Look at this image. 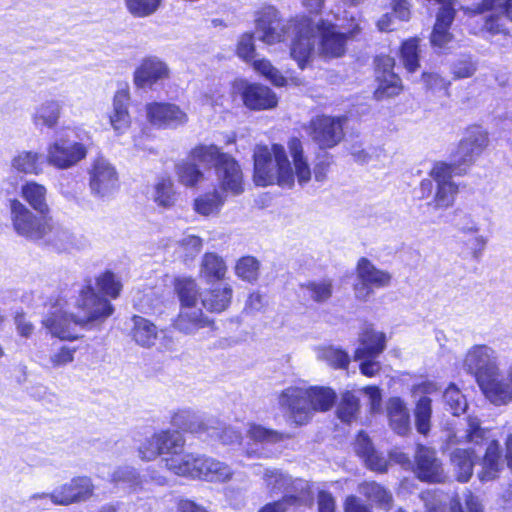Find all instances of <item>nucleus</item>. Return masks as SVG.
Wrapping results in <instances>:
<instances>
[{
	"instance_id": "obj_1",
	"label": "nucleus",
	"mask_w": 512,
	"mask_h": 512,
	"mask_svg": "<svg viewBox=\"0 0 512 512\" xmlns=\"http://www.w3.org/2000/svg\"><path fill=\"white\" fill-rule=\"evenodd\" d=\"M293 168L287 158L285 149L279 144L270 148L259 145L254 151V182L258 186L278 184L282 187H292L295 177L300 185L311 179L310 165L304 156L302 143L298 138L288 142Z\"/></svg>"
},
{
	"instance_id": "obj_2",
	"label": "nucleus",
	"mask_w": 512,
	"mask_h": 512,
	"mask_svg": "<svg viewBox=\"0 0 512 512\" xmlns=\"http://www.w3.org/2000/svg\"><path fill=\"white\" fill-rule=\"evenodd\" d=\"M79 313L67 314L61 308L47 314L42 325L49 330L52 336L61 340H74L78 337L76 327H88L95 323L105 321L113 313L111 303L96 294L90 286L84 288L77 300Z\"/></svg>"
},
{
	"instance_id": "obj_3",
	"label": "nucleus",
	"mask_w": 512,
	"mask_h": 512,
	"mask_svg": "<svg viewBox=\"0 0 512 512\" xmlns=\"http://www.w3.org/2000/svg\"><path fill=\"white\" fill-rule=\"evenodd\" d=\"M336 399L335 392L325 387H288L278 397L282 408L288 410L292 421L306 424L314 411L329 410Z\"/></svg>"
},
{
	"instance_id": "obj_4",
	"label": "nucleus",
	"mask_w": 512,
	"mask_h": 512,
	"mask_svg": "<svg viewBox=\"0 0 512 512\" xmlns=\"http://www.w3.org/2000/svg\"><path fill=\"white\" fill-rule=\"evenodd\" d=\"M185 439L174 430H161L146 437L137 447V455L142 461L150 462L161 457L165 468L177 475L183 467Z\"/></svg>"
},
{
	"instance_id": "obj_5",
	"label": "nucleus",
	"mask_w": 512,
	"mask_h": 512,
	"mask_svg": "<svg viewBox=\"0 0 512 512\" xmlns=\"http://www.w3.org/2000/svg\"><path fill=\"white\" fill-rule=\"evenodd\" d=\"M299 19L284 21L274 7L263 8L256 19L255 34L268 46L285 42L297 29Z\"/></svg>"
},
{
	"instance_id": "obj_6",
	"label": "nucleus",
	"mask_w": 512,
	"mask_h": 512,
	"mask_svg": "<svg viewBox=\"0 0 512 512\" xmlns=\"http://www.w3.org/2000/svg\"><path fill=\"white\" fill-rule=\"evenodd\" d=\"M183 467L177 476L201 478L210 482H227L232 478L233 471L217 459L186 452Z\"/></svg>"
},
{
	"instance_id": "obj_7",
	"label": "nucleus",
	"mask_w": 512,
	"mask_h": 512,
	"mask_svg": "<svg viewBox=\"0 0 512 512\" xmlns=\"http://www.w3.org/2000/svg\"><path fill=\"white\" fill-rule=\"evenodd\" d=\"M11 219L14 230L18 235L29 240L38 241L45 238L50 229V218L46 215L37 217L19 200L10 204Z\"/></svg>"
},
{
	"instance_id": "obj_8",
	"label": "nucleus",
	"mask_w": 512,
	"mask_h": 512,
	"mask_svg": "<svg viewBox=\"0 0 512 512\" xmlns=\"http://www.w3.org/2000/svg\"><path fill=\"white\" fill-rule=\"evenodd\" d=\"M356 279L354 295L360 301H367L374 293V288L380 289L390 285L392 275L386 270L377 268L369 259L362 257L356 266Z\"/></svg>"
},
{
	"instance_id": "obj_9",
	"label": "nucleus",
	"mask_w": 512,
	"mask_h": 512,
	"mask_svg": "<svg viewBox=\"0 0 512 512\" xmlns=\"http://www.w3.org/2000/svg\"><path fill=\"white\" fill-rule=\"evenodd\" d=\"M88 175L90 192L95 198L108 200L118 190L117 170L104 157H98L92 161Z\"/></svg>"
},
{
	"instance_id": "obj_10",
	"label": "nucleus",
	"mask_w": 512,
	"mask_h": 512,
	"mask_svg": "<svg viewBox=\"0 0 512 512\" xmlns=\"http://www.w3.org/2000/svg\"><path fill=\"white\" fill-rule=\"evenodd\" d=\"M94 486L88 477H75L55 489L52 493H35L30 496L31 502L50 500L55 505L67 506L88 499L93 493Z\"/></svg>"
},
{
	"instance_id": "obj_11",
	"label": "nucleus",
	"mask_w": 512,
	"mask_h": 512,
	"mask_svg": "<svg viewBox=\"0 0 512 512\" xmlns=\"http://www.w3.org/2000/svg\"><path fill=\"white\" fill-rule=\"evenodd\" d=\"M316 38L319 40V51L325 57H340L345 53L346 42L360 33L358 24L348 33H342L329 21L319 20L314 23Z\"/></svg>"
},
{
	"instance_id": "obj_12",
	"label": "nucleus",
	"mask_w": 512,
	"mask_h": 512,
	"mask_svg": "<svg viewBox=\"0 0 512 512\" xmlns=\"http://www.w3.org/2000/svg\"><path fill=\"white\" fill-rule=\"evenodd\" d=\"M463 368L479 383L499 370L498 354L490 346L474 345L465 354Z\"/></svg>"
},
{
	"instance_id": "obj_13",
	"label": "nucleus",
	"mask_w": 512,
	"mask_h": 512,
	"mask_svg": "<svg viewBox=\"0 0 512 512\" xmlns=\"http://www.w3.org/2000/svg\"><path fill=\"white\" fill-rule=\"evenodd\" d=\"M344 121V117L316 116L309 123V136L319 147L332 148L344 137Z\"/></svg>"
},
{
	"instance_id": "obj_14",
	"label": "nucleus",
	"mask_w": 512,
	"mask_h": 512,
	"mask_svg": "<svg viewBox=\"0 0 512 512\" xmlns=\"http://www.w3.org/2000/svg\"><path fill=\"white\" fill-rule=\"evenodd\" d=\"M86 156L87 148L84 144L60 138L48 146L46 160L58 169H68Z\"/></svg>"
},
{
	"instance_id": "obj_15",
	"label": "nucleus",
	"mask_w": 512,
	"mask_h": 512,
	"mask_svg": "<svg viewBox=\"0 0 512 512\" xmlns=\"http://www.w3.org/2000/svg\"><path fill=\"white\" fill-rule=\"evenodd\" d=\"M147 121L161 129H176L188 122L187 113L177 104L151 102L145 106Z\"/></svg>"
},
{
	"instance_id": "obj_16",
	"label": "nucleus",
	"mask_w": 512,
	"mask_h": 512,
	"mask_svg": "<svg viewBox=\"0 0 512 512\" xmlns=\"http://www.w3.org/2000/svg\"><path fill=\"white\" fill-rule=\"evenodd\" d=\"M292 34L295 35V38L292 41L290 55L298 63V66L303 69L312 59L315 51L317 38L314 22L305 17L300 18L297 29Z\"/></svg>"
},
{
	"instance_id": "obj_17",
	"label": "nucleus",
	"mask_w": 512,
	"mask_h": 512,
	"mask_svg": "<svg viewBox=\"0 0 512 512\" xmlns=\"http://www.w3.org/2000/svg\"><path fill=\"white\" fill-rule=\"evenodd\" d=\"M437 392L438 387L433 382H423L412 388V397L415 399V426L420 434L427 435L430 431L432 417L431 395Z\"/></svg>"
},
{
	"instance_id": "obj_18",
	"label": "nucleus",
	"mask_w": 512,
	"mask_h": 512,
	"mask_svg": "<svg viewBox=\"0 0 512 512\" xmlns=\"http://www.w3.org/2000/svg\"><path fill=\"white\" fill-rule=\"evenodd\" d=\"M455 167L452 164L437 163L430 172V176L437 184L436 193L431 203L435 208H448L455 199L458 187L452 181Z\"/></svg>"
},
{
	"instance_id": "obj_19",
	"label": "nucleus",
	"mask_w": 512,
	"mask_h": 512,
	"mask_svg": "<svg viewBox=\"0 0 512 512\" xmlns=\"http://www.w3.org/2000/svg\"><path fill=\"white\" fill-rule=\"evenodd\" d=\"M488 135L479 126L468 128L455 153V162L471 164L488 146Z\"/></svg>"
},
{
	"instance_id": "obj_20",
	"label": "nucleus",
	"mask_w": 512,
	"mask_h": 512,
	"mask_svg": "<svg viewBox=\"0 0 512 512\" xmlns=\"http://www.w3.org/2000/svg\"><path fill=\"white\" fill-rule=\"evenodd\" d=\"M169 78L168 64L156 56L144 58L134 71V84L138 88H151L156 83Z\"/></svg>"
},
{
	"instance_id": "obj_21",
	"label": "nucleus",
	"mask_w": 512,
	"mask_h": 512,
	"mask_svg": "<svg viewBox=\"0 0 512 512\" xmlns=\"http://www.w3.org/2000/svg\"><path fill=\"white\" fill-rule=\"evenodd\" d=\"M217 180L221 191L226 196H238L244 192V178L237 161L231 156H223L217 165Z\"/></svg>"
},
{
	"instance_id": "obj_22",
	"label": "nucleus",
	"mask_w": 512,
	"mask_h": 512,
	"mask_svg": "<svg viewBox=\"0 0 512 512\" xmlns=\"http://www.w3.org/2000/svg\"><path fill=\"white\" fill-rule=\"evenodd\" d=\"M416 474L419 479L429 482H442L445 479L444 470L436 452L419 445L415 454Z\"/></svg>"
},
{
	"instance_id": "obj_23",
	"label": "nucleus",
	"mask_w": 512,
	"mask_h": 512,
	"mask_svg": "<svg viewBox=\"0 0 512 512\" xmlns=\"http://www.w3.org/2000/svg\"><path fill=\"white\" fill-rule=\"evenodd\" d=\"M485 397L495 405L512 402V381L501 376L500 369L478 383Z\"/></svg>"
},
{
	"instance_id": "obj_24",
	"label": "nucleus",
	"mask_w": 512,
	"mask_h": 512,
	"mask_svg": "<svg viewBox=\"0 0 512 512\" xmlns=\"http://www.w3.org/2000/svg\"><path fill=\"white\" fill-rule=\"evenodd\" d=\"M241 96L244 105L251 110L273 109L278 104L276 94L267 86L241 83Z\"/></svg>"
},
{
	"instance_id": "obj_25",
	"label": "nucleus",
	"mask_w": 512,
	"mask_h": 512,
	"mask_svg": "<svg viewBox=\"0 0 512 512\" xmlns=\"http://www.w3.org/2000/svg\"><path fill=\"white\" fill-rule=\"evenodd\" d=\"M176 330L186 335H194L200 329L211 327L213 321L207 317L199 305L180 307L179 314L173 322Z\"/></svg>"
},
{
	"instance_id": "obj_26",
	"label": "nucleus",
	"mask_w": 512,
	"mask_h": 512,
	"mask_svg": "<svg viewBox=\"0 0 512 512\" xmlns=\"http://www.w3.org/2000/svg\"><path fill=\"white\" fill-rule=\"evenodd\" d=\"M172 424L183 431H187L198 436H213L216 430L205 421L200 415L190 409L177 411L172 417Z\"/></svg>"
},
{
	"instance_id": "obj_27",
	"label": "nucleus",
	"mask_w": 512,
	"mask_h": 512,
	"mask_svg": "<svg viewBox=\"0 0 512 512\" xmlns=\"http://www.w3.org/2000/svg\"><path fill=\"white\" fill-rule=\"evenodd\" d=\"M354 450L370 470L381 473L387 470L388 462L386 458L374 449L369 437L363 432L358 434L354 443Z\"/></svg>"
},
{
	"instance_id": "obj_28",
	"label": "nucleus",
	"mask_w": 512,
	"mask_h": 512,
	"mask_svg": "<svg viewBox=\"0 0 512 512\" xmlns=\"http://www.w3.org/2000/svg\"><path fill=\"white\" fill-rule=\"evenodd\" d=\"M477 477L481 482L495 480L502 470L501 449L498 440H491L486 447L485 454L480 462Z\"/></svg>"
},
{
	"instance_id": "obj_29",
	"label": "nucleus",
	"mask_w": 512,
	"mask_h": 512,
	"mask_svg": "<svg viewBox=\"0 0 512 512\" xmlns=\"http://www.w3.org/2000/svg\"><path fill=\"white\" fill-rule=\"evenodd\" d=\"M454 14L453 6H442L440 8L430 37L433 47L444 49L452 41L453 36L449 32V27L454 20Z\"/></svg>"
},
{
	"instance_id": "obj_30",
	"label": "nucleus",
	"mask_w": 512,
	"mask_h": 512,
	"mask_svg": "<svg viewBox=\"0 0 512 512\" xmlns=\"http://www.w3.org/2000/svg\"><path fill=\"white\" fill-rule=\"evenodd\" d=\"M228 271L224 258L214 252H206L200 262L199 276L206 283H214L225 279Z\"/></svg>"
},
{
	"instance_id": "obj_31",
	"label": "nucleus",
	"mask_w": 512,
	"mask_h": 512,
	"mask_svg": "<svg viewBox=\"0 0 512 512\" xmlns=\"http://www.w3.org/2000/svg\"><path fill=\"white\" fill-rule=\"evenodd\" d=\"M359 341L360 346L355 351V360L376 358L384 351L386 346L385 334L373 330L362 333Z\"/></svg>"
},
{
	"instance_id": "obj_32",
	"label": "nucleus",
	"mask_w": 512,
	"mask_h": 512,
	"mask_svg": "<svg viewBox=\"0 0 512 512\" xmlns=\"http://www.w3.org/2000/svg\"><path fill=\"white\" fill-rule=\"evenodd\" d=\"M232 296L231 285H216L203 293L201 304L210 312L220 313L229 307Z\"/></svg>"
},
{
	"instance_id": "obj_33",
	"label": "nucleus",
	"mask_w": 512,
	"mask_h": 512,
	"mask_svg": "<svg viewBox=\"0 0 512 512\" xmlns=\"http://www.w3.org/2000/svg\"><path fill=\"white\" fill-rule=\"evenodd\" d=\"M129 97L125 91H119L113 98V110L109 116L110 124L117 135L124 134L131 124L128 112Z\"/></svg>"
},
{
	"instance_id": "obj_34",
	"label": "nucleus",
	"mask_w": 512,
	"mask_h": 512,
	"mask_svg": "<svg viewBox=\"0 0 512 512\" xmlns=\"http://www.w3.org/2000/svg\"><path fill=\"white\" fill-rule=\"evenodd\" d=\"M387 415L391 428L399 435L410 430V414L406 403L399 397H392L387 402Z\"/></svg>"
},
{
	"instance_id": "obj_35",
	"label": "nucleus",
	"mask_w": 512,
	"mask_h": 512,
	"mask_svg": "<svg viewBox=\"0 0 512 512\" xmlns=\"http://www.w3.org/2000/svg\"><path fill=\"white\" fill-rule=\"evenodd\" d=\"M487 431L480 426V421L476 417H468L467 429L464 431L449 432L446 439L447 446L471 442L481 444L486 438Z\"/></svg>"
},
{
	"instance_id": "obj_36",
	"label": "nucleus",
	"mask_w": 512,
	"mask_h": 512,
	"mask_svg": "<svg viewBox=\"0 0 512 512\" xmlns=\"http://www.w3.org/2000/svg\"><path fill=\"white\" fill-rule=\"evenodd\" d=\"M226 198L223 192L214 189L199 195L194 200V210L206 217L217 215L225 204Z\"/></svg>"
},
{
	"instance_id": "obj_37",
	"label": "nucleus",
	"mask_w": 512,
	"mask_h": 512,
	"mask_svg": "<svg viewBox=\"0 0 512 512\" xmlns=\"http://www.w3.org/2000/svg\"><path fill=\"white\" fill-rule=\"evenodd\" d=\"M46 195V187L35 181L27 182L21 187L22 198L41 215L49 212Z\"/></svg>"
},
{
	"instance_id": "obj_38",
	"label": "nucleus",
	"mask_w": 512,
	"mask_h": 512,
	"mask_svg": "<svg viewBox=\"0 0 512 512\" xmlns=\"http://www.w3.org/2000/svg\"><path fill=\"white\" fill-rule=\"evenodd\" d=\"M474 452L470 449L457 448L450 454V461L455 477L460 482H467L473 474Z\"/></svg>"
},
{
	"instance_id": "obj_39",
	"label": "nucleus",
	"mask_w": 512,
	"mask_h": 512,
	"mask_svg": "<svg viewBox=\"0 0 512 512\" xmlns=\"http://www.w3.org/2000/svg\"><path fill=\"white\" fill-rule=\"evenodd\" d=\"M132 338L142 347H151L155 344L158 338V329L154 323L141 316H134L132 318Z\"/></svg>"
},
{
	"instance_id": "obj_40",
	"label": "nucleus",
	"mask_w": 512,
	"mask_h": 512,
	"mask_svg": "<svg viewBox=\"0 0 512 512\" xmlns=\"http://www.w3.org/2000/svg\"><path fill=\"white\" fill-rule=\"evenodd\" d=\"M61 110L62 106L59 101H45L35 110L33 122L36 126H44L52 129L58 124Z\"/></svg>"
},
{
	"instance_id": "obj_41",
	"label": "nucleus",
	"mask_w": 512,
	"mask_h": 512,
	"mask_svg": "<svg viewBox=\"0 0 512 512\" xmlns=\"http://www.w3.org/2000/svg\"><path fill=\"white\" fill-rule=\"evenodd\" d=\"M175 291L180 301V307L199 305V287L195 279L180 277L175 280Z\"/></svg>"
},
{
	"instance_id": "obj_42",
	"label": "nucleus",
	"mask_w": 512,
	"mask_h": 512,
	"mask_svg": "<svg viewBox=\"0 0 512 512\" xmlns=\"http://www.w3.org/2000/svg\"><path fill=\"white\" fill-rule=\"evenodd\" d=\"M358 492L382 509H388L393 502L392 494L383 486L373 481L361 483L358 486Z\"/></svg>"
},
{
	"instance_id": "obj_43",
	"label": "nucleus",
	"mask_w": 512,
	"mask_h": 512,
	"mask_svg": "<svg viewBox=\"0 0 512 512\" xmlns=\"http://www.w3.org/2000/svg\"><path fill=\"white\" fill-rule=\"evenodd\" d=\"M13 170L18 173L34 174L41 173L40 155L33 151H21L11 160Z\"/></svg>"
},
{
	"instance_id": "obj_44",
	"label": "nucleus",
	"mask_w": 512,
	"mask_h": 512,
	"mask_svg": "<svg viewBox=\"0 0 512 512\" xmlns=\"http://www.w3.org/2000/svg\"><path fill=\"white\" fill-rule=\"evenodd\" d=\"M378 86L374 92L377 100L399 95L403 90L402 81L395 73L377 74Z\"/></svg>"
},
{
	"instance_id": "obj_45",
	"label": "nucleus",
	"mask_w": 512,
	"mask_h": 512,
	"mask_svg": "<svg viewBox=\"0 0 512 512\" xmlns=\"http://www.w3.org/2000/svg\"><path fill=\"white\" fill-rule=\"evenodd\" d=\"M58 251H69L75 246L74 235L66 228L55 226L50 219V229L43 239Z\"/></svg>"
},
{
	"instance_id": "obj_46",
	"label": "nucleus",
	"mask_w": 512,
	"mask_h": 512,
	"mask_svg": "<svg viewBox=\"0 0 512 512\" xmlns=\"http://www.w3.org/2000/svg\"><path fill=\"white\" fill-rule=\"evenodd\" d=\"M176 174L179 182L186 187H194L204 180V174L198 168V164L189 158L176 165Z\"/></svg>"
},
{
	"instance_id": "obj_47",
	"label": "nucleus",
	"mask_w": 512,
	"mask_h": 512,
	"mask_svg": "<svg viewBox=\"0 0 512 512\" xmlns=\"http://www.w3.org/2000/svg\"><path fill=\"white\" fill-rule=\"evenodd\" d=\"M305 295L316 303L327 302L333 294V283L330 279L309 281L302 285Z\"/></svg>"
},
{
	"instance_id": "obj_48",
	"label": "nucleus",
	"mask_w": 512,
	"mask_h": 512,
	"mask_svg": "<svg viewBox=\"0 0 512 512\" xmlns=\"http://www.w3.org/2000/svg\"><path fill=\"white\" fill-rule=\"evenodd\" d=\"M317 358L335 369H346L350 363L348 353L335 346L319 347Z\"/></svg>"
},
{
	"instance_id": "obj_49",
	"label": "nucleus",
	"mask_w": 512,
	"mask_h": 512,
	"mask_svg": "<svg viewBox=\"0 0 512 512\" xmlns=\"http://www.w3.org/2000/svg\"><path fill=\"white\" fill-rule=\"evenodd\" d=\"M223 156H229L228 154L221 153L219 148L215 145H201L194 148L190 154V157L197 164H201L204 166L215 167V171L217 170V165L222 162Z\"/></svg>"
},
{
	"instance_id": "obj_50",
	"label": "nucleus",
	"mask_w": 512,
	"mask_h": 512,
	"mask_svg": "<svg viewBox=\"0 0 512 512\" xmlns=\"http://www.w3.org/2000/svg\"><path fill=\"white\" fill-rule=\"evenodd\" d=\"M260 262L253 256H244L237 260L234 267L235 274L241 280L255 283L260 274Z\"/></svg>"
},
{
	"instance_id": "obj_51",
	"label": "nucleus",
	"mask_w": 512,
	"mask_h": 512,
	"mask_svg": "<svg viewBox=\"0 0 512 512\" xmlns=\"http://www.w3.org/2000/svg\"><path fill=\"white\" fill-rule=\"evenodd\" d=\"M152 199L161 207L169 208L175 204L176 195L173 189V182L169 178H161L154 185Z\"/></svg>"
},
{
	"instance_id": "obj_52",
	"label": "nucleus",
	"mask_w": 512,
	"mask_h": 512,
	"mask_svg": "<svg viewBox=\"0 0 512 512\" xmlns=\"http://www.w3.org/2000/svg\"><path fill=\"white\" fill-rule=\"evenodd\" d=\"M134 18H147L154 15L162 6L163 0H123Z\"/></svg>"
},
{
	"instance_id": "obj_53",
	"label": "nucleus",
	"mask_w": 512,
	"mask_h": 512,
	"mask_svg": "<svg viewBox=\"0 0 512 512\" xmlns=\"http://www.w3.org/2000/svg\"><path fill=\"white\" fill-rule=\"evenodd\" d=\"M401 61L410 73L415 72L419 68V50L418 39L411 38L406 40L401 46Z\"/></svg>"
},
{
	"instance_id": "obj_54",
	"label": "nucleus",
	"mask_w": 512,
	"mask_h": 512,
	"mask_svg": "<svg viewBox=\"0 0 512 512\" xmlns=\"http://www.w3.org/2000/svg\"><path fill=\"white\" fill-rule=\"evenodd\" d=\"M443 400L453 415L464 413L468 407L466 397L454 384L449 385L443 394Z\"/></svg>"
},
{
	"instance_id": "obj_55",
	"label": "nucleus",
	"mask_w": 512,
	"mask_h": 512,
	"mask_svg": "<svg viewBox=\"0 0 512 512\" xmlns=\"http://www.w3.org/2000/svg\"><path fill=\"white\" fill-rule=\"evenodd\" d=\"M359 410V399L352 392L342 394L337 414L343 422H351Z\"/></svg>"
},
{
	"instance_id": "obj_56",
	"label": "nucleus",
	"mask_w": 512,
	"mask_h": 512,
	"mask_svg": "<svg viewBox=\"0 0 512 512\" xmlns=\"http://www.w3.org/2000/svg\"><path fill=\"white\" fill-rule=\"evenodd\" d=\"M96 285L99 291L112 297L117 298L122 289L120 279L111 271H106L96 279Z\"/></svg>"
},
{
	"instance_id": "obj_57",
	"label": "nucleus",
	"mask_w": 512,
	"mask_h": 512,
	"mask_svg": "<svg viewBox=\"0 0 512 512\" xmlns=\"http://www.w3.org/2000/svg\"><path fill=\"white\" fill-rule=\"evenodd\" d=\"M253 68L268 79L275 86H284L286 84L285 77L276 69L267 59H255L252 62Z\"/></svg>"
},
{
	"instance_id": "obj_58",
	"label": "nucleus",
	"mask_w": 512,
	"mask_h": 512,
	"mask_svg": "<svg viewBox=\"0 0 512 512\" xmlns=\"http://www.w3.org/2000/svg\"><path fill=\"white\" fill-rule=\"evenodd\" d=\"M203 240L196 235H184L178 241V249L185 261L193 260L201 251Z\"/></svg>"
},
{
	"instance_id": "obj_59",
	"label": "nucleus",
	"mask_w": 512,
	"mask_h": 512,
	"mask_svg": "<svg viewBox=\"0 0 512 512\" xmlns=\"http://www.w3.org/2000/svg\"><path fill=\"white\" fill-rule=\"evenodd\" d=\"M236 54L247 63H252L256 59L254 35L252 33L246 32L239 37Z\"/></svg>"
},
{
	"instance_id": "obj_60",
	"label": "nucleus",
	"mask_w": 512,
	"mask_h": 512,
	"mask_svg": "<svg viewBox=\"0 0 512 512\" xmlns=\"http://www.w3.org/2000/svg\"><path fill=\"white\" fill-rule=\"evenodd\" d=\"M250 439L256 442L276 443L282 441L286 436L274 430H268L260 425L251 424L247 431Z\"/></svg>"
},
{
	"instance_id": "obj_61",
	"label": "nucleus",
	"mask_w": 512,
	"mask_h": 512,
	"mask_svg": "<svg viewBox=\"0 0 512 512\" xmlns=\"http://www.w3.org/2000/svg\"><path fill=\"white\" fill-rule=\"evenodd\" d=\"M105 468V466L102 467V469ZM99 473L102 478L114 483L124 482L134 484L136 483L138 478L135 469L132 467H119L115 469L112 473H107V475L104 470H100Z\"/></svg>"
},
{
	"instance_id": "obj_62",
	"label": "nucleus",
	"mask_w": 512,
	"mask_h": 512,
	"mask_svg": "<svg viewBox=\"0 0 512 512\" xmlns=\"http://www.w3.org/2000/svg\"><path fill=\"white\" fill-rule=\"evenodd\" d=\"M264 481L271 491H281L286 489L290 479L276 469H267L264 473Z\"/></svg>"
},
{
	"instance_id": "obj_63",
	"label": "nucleus",
	"mask_w": 512,
	"mask_h": 512,
	"mask_svg": "<svg viewBox=\"0 0 512 512\" xmlns=\"http://www.w3.org/2000/svg\"><path fill=\"white\" fill-rule=\"evenodd\" d=\"M426 512H444L443 500L435 491L427 490L419 495Z\"/></svg>"
},
{
	"instance_id": "obj_64",
	"label": "nucleus",
	"mask_w": 512,
	"mask_h": 512,
	"mask_svg": "<svg viewBox=\"0 0 512 512\" xmlns=\"http://www.w3.org/2000/svg\"><path fill=\"white\" fill-rule=\"evenodd\" d=\"M451 512H483V507L479 499L468 493L465 495V503L462 506L458 501H453L450 507Z\"/></svg>"
}]
</instances>
